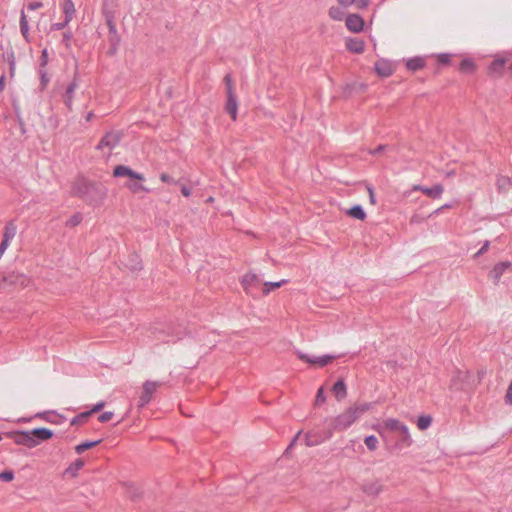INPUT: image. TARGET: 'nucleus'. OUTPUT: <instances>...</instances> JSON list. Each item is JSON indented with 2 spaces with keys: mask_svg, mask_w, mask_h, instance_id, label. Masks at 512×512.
Returning <instances> with one entry per match:
<instances>
[{
  "mask_svg": "<svg viewBox=\"0 0 512 512\" xmlns=\"http://www.w3.org/2000/svg\"><path fill=\"white\" fill-rule=\"evenodd\" d=\"M370 405L367 403L349 407L333 419L332 427L336 431L348 429L359 417L360 414L368 411Z\"/></svg>",
  "mask_w": 512,
  "mask_h": 512,
  "instance_id": "1",
  "label": "nucleus"
},
{
  "mask_svg": "<svg viewBox=\"0 0 512 512\" xmlns=\"http://www.w3.org/2000/svg\"><path fill=\"white\" fill-rule=\"evenodd\" d=\"M224 82L226 84V95H227L225 110L230 114V116L233 120H236L237 113H238V102H237L233 79L230 75H226L224 77Z\"/></svg>",
  "mask_w": 512,
  "mask_h": 512,
  "instance_id": "2",
  "label": "nucleus"
},
{
  "mask_svg": "<svg viewBox=\"0 0 512 512\" xmlns=\"http://www.w3.org/2000/svg\"><path fill=\"white\" fill-rule=\"evenodd\" d=\"M296 356L299 360L307 363L312 368H323L336 359L334 355L310 356L301 351H297Z\"/></svg>",
  "mask_w": 512,
  "mask_h": 512,
  "instance_id": "3",
  "label": "nucleus"
},
{
  "mask_svg": "<svg viewBox=\"0 0 512 512\" xmlns=\"http://www.w3.org/2000/svg\"><path fill=\"white\" fill-rule=\"evenodd\" d=\"M382 427L386 430L393 431L399 433L402 437V440L407 444H411V437L409 434V428L398 419L395 418H387L383 421Z\"/></svg>",
  "mask_w": 512,
  "mask_h": 512,
  "instance_id": "4",
  "label": "nucleus"
},
{
  "mask_svg": "<svg viewBox=\"0 0 512 512\" xmlns=\"http://www.w3.org/2000/svg\"><path fill=\"white\" fill-rule=\"evenodd\" d=\"M241 285L247 294L253 295V292L260 286V278L254 272H247L241 278Z\"/></svg>",
  "mask_w": 512,
  "mask_h": 512,
  "instance_id": "5",
  "label": "nucleus"
},
{
  "mask_svg": "<svg viewBox=\"0 0 512 512\" xmlns=\"http://www.w3.org/2000/svg\"><path fill=\"white\" fill-rule=\"evenodd\" d=\"M159 387V383L156 381H146L142 386V393L139 398V406L143 407L147 405L151 399L153 394Z\"/></svg>",
  "mask_w": 512,
  "mask_h": 512,
  "instance_id": "6",
  "label": "nucleus"
},
{
  "mask_svg": "<svg viewBox=\"0 0 512 512\" xmlns=\"http://www.w3.org/2000/svg\"><path fill=\"white\" fill-rule=\"evenodd\" d=\"M12 435L15 443L18 445H24L28 448H34L38 445V440L32 435V430L15 432Z\"/></svg>",
  "mask_w": 512,
  "mask_h": 512,
  "instance_id": "7",
  "label": "nucleus"
},
{
  "mask_svg": "<svg viewBox=\"0 0 512 512\" xmlns=\"http://www.w3.org/2000/svg\"><path fill=\"white\" fill-rule=\"evenodd\" d=\"M116 144L117 137L112 133L106 134L98 143L97 149L103 153V156L109 157Z\"/></svg>",
  "mask_w": 512,
  "mask_h": 512,
  "instance_id": "8",
  "label": "nucleus"
},
{
  "mask_svg": "<svg viewBox=\"0 0 512 512\" xmlns=\"http://www.w3.org/2000/svg\"><path fill=\"white\" fill-rule=\"evenodd\" d=\"M113 175L115 177H127L130 179H139L145 180V176L141 173H138L132 170L130 167L125 165H118L113 170Z\"/></svg>",
  "mask_w": 512,
  "mask_h": 512,
  "instance_id": "9",
  "label": "nucleus"
},
{
  "mask_svg": "<svg viewBox=\"0 0 512 512\" xmlns=\"http://www.w3.org/2000/svg\"><path fill=\"white\" fill-rule=\"evenodd\" d=\"M395 65L386 59H380L375 63V71L381 77H389L395 72Z\"/></svg>",
  "mask_w": 512,
  "mask_h": 512,
  "instance_id": "10",
  "label": "nucleus"
},
{
  "mask_svg": "<svg viewBox=\"0 0 512 512\" xmlns=\"http://www.w3.org/2000/svg\"><path fill=\"white\" fill-rule=\"evenodd\" d=\"M346 27L354 33L362 31L364 20L357 14H351L346 18Z\"/></svg>",
  "mask_w": 512,
  "mask_h": 512,
  "instance_id": "11",
  "label": "nucleus"
},
{
  "mask_svg": "<svg viewBox=\"0 0 512 512\" xmlns=\"http://www.w3.org/2000/svg\"><path fill=\"white\" fill-rule=\"evenodd\" d=\"M414 191H422L425 195L432 199L440 198L442 193L444 192V187L441 184H437L431 188H425L420 185H414L413 186Z\"/></svg>",
  "mask_w": 512,
  "mask_h": 512,
  "instance_id": "12",
  "label": "nucleus"
},
{
  "mask_svg": "<svg viewBox=\"0 0 512 512\" xmlns=\"http://www.w3.org/2000/svg\"><path fill=\"white\" fill-rule=\"evenodd\" d=\"M145 180H139V179H130L128 182L125 183V187L132 193V194H139V193H148L150 192V189H148L144 185Z\"/></svg>",
  "mask_w": 512,
  "mask_h": 512,
  "instance_id": "13",
  "label": "nucleus"
},
{
  "mask_svg": "<svg viewBox=\"0 0 512 512\" xmlns=\"http://www.w3.org/2000/svg\"><path fill=\"white\" fill-rule=\"evenodd\" d=\"M2 282L0 283V287H9L16 285L18 283H23V275L16 272H9L5 274V276H1Z\"/></svg>",
  "mask_w": 512,
  "mask_h": 512,
  "instance_id": "14",
  "label": "nucleus"
},
{
  "mask_svg": "<svg viewBox=\"0 0 512 512\" xmlns=\"http://www.w3.org/2000/svg\"><path fill=\"white\" fill-rule=\"evenodd\" d=\"M32 435L38 440V445L42 441H47L53 437V431L48 428H35L32 430Z\"/></svg>",
  "mask_w": 512,
  "mask_h": 512,
  "instance_id": "15",
  "label": "nucleus"
},
{
  "mask_svg": "<svg viewBox=\"0 0 512 512\" xmlns=\"http://www.w3.org/2000/svg\"><path fill=\"white\" fill-rule=\"evenodd\" d=\"M364 41L357 38H351L346 41V47L353 53H362L364 51Z\"/></svg>",
  "mask_w": 512,
  "mask_h": 512,
  "instance_id": "16",
  "label": "nucleus"
},
{
  "mask_svg": "<svg viewBox=\"0 0 512 512\" xmlns=\"http://www.w3.org/2000/svg\"><path fill=\"white\" fill-rule=\"evenodd\" d=\"M332 391L335 395V398L338 400V401H342L343 399L346 398L347 396V389H346V385L344 383L343 380H338L333 388H332Z\"/></svg>",
  "mask_w": 512,
  "mask_h": 512,
  "instance_id": "17",
  "label": "nucleus"
},
{
  "mask_svg": "<svg viewBox=\"0 0 512 512\" xmlns=\"http://www.w3.org/2000/svg\"><path fill=\"white\" fill-rule=\"evenodd\" d=\"M510 267L509 262H501L494 266V268L490 272L491 278L494 280H499L503 273Z\"/></svg>",
  "mask_w": 512,
  "mask_h": 512,
  "instance_id": "18",
  "label": "nucleus"
},
{
  "mask_svg": "<svg viewBox=\"0 0 512 512\" xmlns=\"http://www.w3.org/2000/svg\"><path fill=\"white\" fill-rule=\"evenodd\" d=\"M475 70H476V64L472 59L466 58L460 62L459 71L461 73L472 74L475 72Z\"/></svg>",
  "mask_w": 512,
  "mask_h": 512,
  "instance_id": "19",
  "label": "nucleus"
},
{
  "mask_svg": "<svg viewBox=\"0 0 512 512\" xmlns=\"http://www.w3.org/2000/svg\"><path fill=\"white\" fill-rule=\"evenodd\" d=\"M63 12L65 14V24H67L72 20L75 13V6L72 0H64Z\"/></svg>",
  "mask_w": 512,
  "mask_h": 512,
  "instance_id": "20",
  "label": "nucleus"
},
{
  "mask_svg": "<svg viewBox=\"0 0 512 512\" xmlns=\"http://www.w3.org/2000/svg\"><path fill=\"white\" fill-rule=\"evenodd\" d=\"M288 281L283 279L278 282H265L262 284V294L264 296L268 295L271 291L280 288L282 285L286 284Z\"/></svg>",
  "mask_w": 512,
  "mask_h": 512,
  "instance_id": "21",
  "label": "nucleus"
},
{
  "mask_svg": "<svg viewBox=\"0 0 512 512\" xmlns=\"http://www.w3.org/2000/svg\"><path fill=\"white\" fill-rule=\"evenodd\" d=\"M84 466V461L82 459H77L72 462L65 470V474L75 477L79 470H81Z\"/></svg>",
  "mask_w": 512,
  "mask_h": 512,
  "instance_id": "22",
  "label": "nucleus"
},
{
  "mask_svg": "<svg viewBox=\"0 0 512 512\" xmlns=\"http://www.w3.org/2000/svg\"><path fill=\"white\" fill-rule=\"evenodd\" d=\"M346 213H347L348 216H350L352 218H355L357 220L363 221L366 218L365 211L359 205L351 207L350 209L347 210Z\"/></svg>",
  "mask_w": 512,
  "mask_h": 512,
  "instance_id": "23",
  "label": "nucleus"
},
{
  "mask_svg": "<svg viewBox=\"0 0 512 512\" xmlns=\"http://www.w3.org/2000/svg\"><path fill=\"white\" fill-rule=\"evenodd\" d=\"M424 66H425V61L423 58H420V57H415V58L409 59L406 62V67L411 71L420 70V69L424 68Z\"/></svg>",
  "mask_w": 512,
  "mask_h": 512,
  "instance_id": "24",
  "label": "nucleus"
},
{
  "mask_svg": "<svg viewBox=\"0 0 512 512\" xmlns=\"http://www.w3.org/2000/svg\"><path fill=\"white\" fill-rule=\"evenodd\" d=\"M432 423V417L429 415H422L418 417L417 427L419 430L424 431L430 427Z\"/></svg>",
  "mask_w": 512,
  "mask_h": 512,
  "instance_id": "25",
  "label": "nucleus"
},
{
  "mask_svg": "<svg viewBox=\"0 0 512 512\" xmlns=\"http://www.w3.org/2000/svg\"><path fill=\"white\" fill-rule=\"evenodd\" d=\"M505 64H506V60L505 59H496V60H494L490 64V67H489L490 72L491 73L501 74Z\"/></svg>",
  "mask_w": 512,
  "mask_h": 512,
  "instance_id": "26",
  "label": "nucleus"
},
{
  "mask_svg": "<svg viewBox=\"0 0 512 512\" xmlns=\"http://www.w3.org/2000/svg\"><path fill=\"white\" fill-rule=\"evenodd\" d=\"M339 4L344 7H348L352 4H356L358 8H365L368 5V0H337Z\"/></svg>",
  "mask_w": 512,
  "mask_h": 512,
  "instance_id": "27",
  "label": "nucleus"
},
{
  "mask_svg": "<svg viewBox=\"0 0 512 512\" xmlns=\"http://www.w3.org/2000/svg\"><path fill=\"white\" fill-rule=\"evenodd\" d=\"M328 14L333 20L340 21L344 18V11L340 7L336 6L331 7Z\"/></svg>",
  "mask_w": 512,
  "mask_h": 512,
  "instance_id": "28",
  "label": "nucleus"
},
{
  "mask_svg": "<svg viewBox=\"0 0 512 512\" xmlns=\"http://www.w3.org/2000/svg\"><path fill=\"white\" fill-rule=\"evenodd\" d=\"M15 234H16V226L12 223H9L4 228L3 239L12 241Z\"/></svg>",
  "mask_w": 512,
  "mask_h": 512,
  "instance_id": "29",
  "label": "nucleus"
},
{
  "mask_svg": "<svg viewBox=\"0 0 512 512\" xmlns=\"http://www.w3.org/2000/svg\"><path fill=\"white\" fill-rule=\"evenodd\" d=\"M364 443L370 451H375L378 447L379 442L376 436L370 435L364 439Z\"/></svg>",
  "mask_w": 512,
  "mask_h": 512,
  "instance_id": "30",
  "label": "nucleus"
},
{
  "mask_svg": "<svg viewBox=\"0 0 512 512\" xmlns=\"http://www.w3.org/2000/svg\"><path fill=\"white\" fill-rule=\"evenodd\" d=\"M100 443V440L99 441H93V442H85V443H81L79 445H77L75 447V451L78 453V454H81L83 453L84 451L90 449V448H93L95 447L96 445H98Z\"/></svg>",
  "mask_w": 512,
  "mask_h": 512,
  "instance_id": "31",
  "label": "nucleus"
},
{
  "mask_svg": "<svg viewBox=\"0 0 512 512\" xmlns=\"http://www.w3.org/2000/svg\"><path fill=\"white\" fill-rule=\"evenodd\" d=\"M14 477V472L12 470H5L0 473V482H12Z\"/></svg>",
  "mask_w": 512,
  "mask_h": 512,
  "instance_id": "32",
  "label": "nucleus"
},
{
  "mask_svg": "<svg viewBox=\"0 0 512 512\" xmlns=\"http://www.w3.org/2000/svg\"><path fill=\"white\" fill-rule=\"evenodd\" d=\"M435 58L438 61V63L448 65L451 62L452 55L447 53L437 54L435 55Z\"/></svg>",
  "mask_w": 512,
  "mask_h": 512,
  "instance_id": "33",
  "label": "nucleus"
},
{
  "mask_svg": "<svg viewBox=\"0 0 512 512\" xmlns=\"http://www.w3.org/2000/svg\"><path fill=\"white\" fill-rule=\"evenodd\" d=\"M90 415H91V412H89V411L83 412V413L79 414L78 416H76L71 421V424L74 425V424H78V423H81L83 421H86Z\"/></svg>",
  "mask_w": 512,
  "mask_h": 512,
  "instance_id": "34",
  "label": "nucleus"
},
{
  "mask_svg": "<svg viewBox=\"0 0 512 512\" xmlns=\"http://www.w3.org/2000/svg\"><path fill=\"white\" fill-rule=\"evenodd\" d=\"M326 400L325 398V395H324V389L323 387H320L317 391V394H316V397H315V404L316 405H321L322 403H324Z\"/></svg>",
  "mask_w": 512,
  "mask_h": 512,
  "instance_id": "35",
  "label": "nucleus"
},
{
  "mask_svg": "<svg viewBox=\"0 0 512 512\" xmlns=\"http://www.w3.org/2000/svg\"><path fill=\"white\" fill-rule=\"evenodd\" d=\"M20 27H21L22 34L24 36H26V34L28 32V23H27V19H26V16L24 13H22V15H21Z\"/></svg>",
  "mask_w": 512,
  "mask_h": 512,
  "instance_id": "36",
  "label": "nucleus"
},
{
  "mask_svg": "<svg viewBox=\"0 0 512 512\" xmlns=\"http://www.w3.org/2000/svg\"><path fill=\"white\" fill-rule=\"evenodd\" d=\"M112 418H113V412L107 411V412L102 413V414L98 417V420H99L101 423H105V422H109Z\"/></svg>",
  "mask_w": 512,
  "mask_h": 512,
  "instance_id": "37",
  "label": "nucleus"
},
{
  "mask_svg": "<svg viewBox=\"0 0 512 512\" xmlns=\"http://www.w3.org/2000/svg\"><path fill=\"white\" fill-rule=\"evenodd\" d=\"M160 180L164 183L174 184L176 183L175 180L168 175L167 173H161L160 174Z\"/></svg>",
  "mask_w": 512,
  "mask_h": 512,
  "instance_id": "38",
  "label": "nucleus"
},
{
  "mask_svg": "<svg viewBox=\"0 0 512 512\" xmlns=\"http://www.w3.org/2000/svg\"><path fill=\"white\" fill-rule=\"evenodd\" d=\"M505 401L507 404L512 405V381L508 386L506 395H505Z\"/></svg>",
  "mask_w": 512,
  "mask_h": 512,
  "instance_id": "39",
  "label": "nucleus"
},
{
  "mask_svg": "<svg viewBox=\"0 0 512 512\" xmlns=\"http://www.w3.org/2000/svg\"><path fill=\"white\" fill-rule=\"evenodd\" d=\"M11 241L3 239L0 244V257L5 253L6 249L10 246Z\"/></svg>",
  "mask_w": 512,
  "mask_h": 512,
  "instance_id": "40",
  "label": "nucleus"
},
{
  "mask_svg": "<svg viewBox=\"0 0 512 512\" xmlns=\"http://www.w3.org/2000/svg\"><path fill=\"white\" fill-rule=\"evenodd\" d=\"M105 406V402L101 401V402H98L96 403L89 412H91V414L93 413H97L99 411H101Z\"/></svg>",
  "mask_w": 512,
  "mask_h": 512,
  "instance_id": "41",
  "label": "nucleus"
},
{
  "mask_svg": "<svg viewBox=\"0 0 512 512\" xmlns=\"http://www.w3.org/2000/svg\"><path fill=\"white\" fill-rule=\"evenodd\" d=\"M369 200L372 205L376 204L375 194L371 187H368Z\"/></svg>",
  "mask_w": 512,
  "mask_h": 512,
  "instance_id": "42",
  "label": "nucleus"
},
{
  "mask_svg": "<svg viewBox=\"0 0 512 512\" xmlns=\"http://www.w3.org/2000/svg\"><path fill=\"white\" fill-rule=\"evenodd\" d=\"M43 6V4L41 2H33V3H30L28 5V9L30 10H36V9H39Z\"/></svg>",
  "mask_w": 512,
  "mask_h": 512,
  "instance_id": "43",
  "label": "nucleus"
},
{
  "mask_svg": "<svg viewBox=\"0 0 512 512\" xmlns=\"http://www.w3.org/2000/svg\"><path fill=\"white\" fill-rule=\"evenodd\" d=\"M181 192L185 197H189L191 195V190L186 186H182Z\"/></svg>",
  "mask_w": 512,
  "mask_h": 512,
  "instance_id": "44",
  "label": "nucleus"
},
{
  "mask_svg": "<svg viewBox=\"0 0 512 512\" xmlns=\"http://www.w3.org/2000/svg\"><path fill=\"white\" fill-rule=\"evenodd\" d=\"M4 86H5V79L4 77L2 76L0 78V91L4 89Z\"/></svg>",
  "mask_w": 512,
  "mask_h": 512,
  "instance_id": "45",
  "label": "nucleus"
},
{
  "mask_svg": "<svg viewBox=\"0 0 512 512\" xmlns=\"http://www.w3.org/2000/svg\"><path fill=\"white\" fill-rule=\"evenodd\" d=\"M74 89H75V85H70L67 89V93L68 94H72L74 92Z\"/></svg>",
  "mask_w": 512,
  "mask_h": 512,
  "instance_id": "46",
  "label": "nucleus"
},
{
  "mask_svg": "<svg viewBox=\"0 0 512 512\" xmlns=\"http://www.w3.org/2000/svg\"><path fill=\"white\" fill-rule=\"evenodd\" d=\"M71 221H72L73 224H78L79 221H80V217H78V216L77 217H73Z\"/></svg>",
  "mask_w": 512,
  "mask_h": 512,
  "instance_id": "47",
  "label": "nucleus"
},
{
  "mask_svg": "<svg viewBox=\"0 0 512 512\" xmlns=\"http://www.w3.org/2000/svg\"><path fill=\"white\" fill-rule=\"evenodd\" d=\"M94 117V114L92 112H89L86 116V120L90 121Z\"/></svg>",
  "mask_w": 512,
  "mask_h": 512,
  "instance_id": "48",
  "label": "nucleus"
},
{
  "mask_svg": "<svg viewBox=\"0 0 512 512\" xmlns=\"http://www.w3.org/2000/svg\"><path fill=\"white\" fill-rule=\"evenodd\" d=\"M487 249V246H484L480 249L479 253H483Z\"/></svg>",
  "mask_w": 512,
  "mask_h": 512,
  "instance_id": "49",
  "label": "nucleus"
},
{
  "mask_svg": "<svg viewBox=\"0 0 512 512\" xmlns=\"http://www.w3.org/2000/svg\"><path fill=\"white\" fill-rule=\"evenodd\" d=\"M213 201H214V198H213V197H209V198L207 199V202H209V203H212Z\"/></svg>",
  "mask_w": 512,
  "mask_h": 512,
  "instance_id": "50",
  "label": "nucleus"
},
{
  "mask_svg": "<svg viewBox=\"0 0 512 512\" xmlns=\"http://www.w3.org/2000/svg\"><path fill=\"white\" fill-rule=\"evenodd\" d=\"M46 55H47L46 51H43V59H46Z\"/></svg>",
  "mask_w": 512,
  "mask_h": 512,
  "instance_id": "51",
  "label": "nucleus"
},
{
  "mask_svg": "<svg viewBox=\"0 0 512 512\" xmlns=\"http://www.w3.org/2000/svg\"><path fill=\"white\" fill-rule=\"evenodd\" d=\"M510 74L512 76V65L509 67Z\"/></svg>",
  "mask_w": 512,
  "mask_h": 512,
  "instance_id": "52",
  "label": "nucleus"
},
{
  "mask_svg": "<svg viewBox=\"0 0 512 512\" xmlns=\"http://www.w3.org/2000/svg\"><path fill=\"white\" fill-rule=\"evenodd\" d=\"M64 25H58L57 28L61 29Z\"/></svg>",
  "mask_w": 512,
  "mask_h": 512,
  "instance_id": "53",
  "label": "nucleus"
},
{
  "mask_svg": "<svg viewBox=\"0 0 512 512\" xmlns=\"http://www.w3.org/2000/svg\"><path fill=\"white\" fill-rule=\"evenodd\" d=\"M300 433H301V432H298V433H297V435H296V437H295L296 439L300 436Z\"/></svg>",
  "mask_w": 512,
  "mask_h": 512,
  "instance_id": "54",
  "label": "nucleus"
}]
</instances>
